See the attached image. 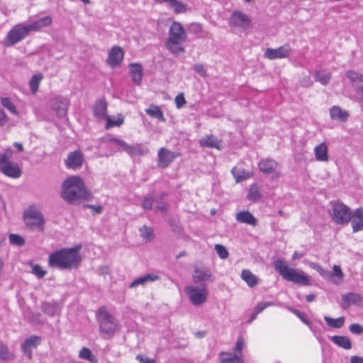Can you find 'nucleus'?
I'll return each instance as SVG.
<instances>
[{
	"instance_id": "obj_45",
	"label": "nucleus",
	"mask_w": 363,
	"mask_h": 363,
	"mask_svg": "<svg viewBox=\"0 0 363 363\" xmlns=\"http://www.w3.org/2000/svg\"><path fill=\"white\" fill-rule=\"evenodd\" d=\"M1 104L5 108L8 109L13 114H14V115L18 114L15 105L11 101L10 98L1 97Z\"/></svg>"
},
{
	"instance_id": "obj_22",
	"label": "nucleus",
	"mask_w": 363,
	"mask_h": 363,
	"mask_svg": "<svg viewBox=\"0 0 363 363\" xmlns=\"http://www.w3.org/2000/svg\"><path fill=\"white\" fill-rule=\"evenodd\" d=\"M350 116L349 113L338 106H333L330 108V117L332 120L345 123Z\"/></svg>"
},
{
	"instance_id": "obj_61",
	"label": "nucleus",
	"mask_w": 363,
	"mask_h": 363,
	"mask_svg": "<svg viewBox=\"0 0 363 363\" xmlns=\"http://www.w3.org/2000/svg\"><path fill=\"white\" fill-rule=\"evenodd\" d=\"M108 141L109 143H112L115 144L116 145H117L118 147H121L122 148V150H123V148L126 144V143L124 140L116 138H113V137L109 138Z\"/></svg>"
},
{
	"instance_id": "obj_60",
	"label": "nucleus",
	"mask_w": 363,
	"mask_h": 363,
	"mask_svg": "<svg viewBox=\"0 0 363 363\" xmlns=\"http://www.w3.org/2000/svg\"><path fill=\"white\" fill-rule=\"evenodd\" d=\"M108 141L109 143H112L115 144L116 145H117L118 147H121L122 148V150H123V148L126 144V143L124 140L116 138H113V137L109 138Z\"/></svg>"
},
{
	"instance_id": "obj_31",
	"label": "nucleus",
	"mask_w": 363,
	"mask_h": 363,
	"mask_svg": "<svg viewBox=\"0 0 363 363\" xmlns=\"http://www.w3.org/2000/svg\"><path fill=\"white\" fill-rule=\"evenodd\" d=\"M40 308L45 314L52 317L57 315L60 311L59 304L55 301L43 302Z\"/></svg>"
},
{
	"instance_id": "obj_58",
	"label": "nucleus",
	"mask_w": 363,
	"mask_h": 363,
	"mask_svg": "<svg viewBox=\"0 0 363 363\" xmlns=\"http://www.w3.org/2000/svg\"><path fill=\"white\" fill-rule=\"evenodd\" d=\"M154 203L153 196H147L144 199L142 203V206L145 210H151L152 208V204Z\"/></svg>"
},
{
	"instance_id": "obj_18",
	"label": "nucleus",
	"mask_w": 363,
	"mask_h": 363,
	"mask_svg": "<svg viewBox=\"0 0 363 363\" xmlns=\"http://www.w3.org/2000/svg\"><path fill=\"white\" fill-rule=\"evenodd\" d=\"M350 220L353 233L363 230V209L358 208L351 213Z\"/></svg>"
},
{
	"instance_id": "obj_56",
	"label": "nucleus",
	"mask_w": 363,
	"mask_h": 363,
	"mask_svg": "<svg viewBox=\"0 0 363 363\" xmlns=\"http://www.w3.org/2000/svg\"><path fill=\"white\" fill-rule=\"evenodd\" d=\"M349 330L354 335H361L363 333V325L358 323H353L349 326Z\"/></svg>"
},
{
	"instance_id": "obj_14",
	"label": "nucleus",
	"mask_w": 363,
	"mask_h": 363,
	"mask_svg": "<svg viewBox=\"0 0 363 363\" xmlns=\"http://www.w3.org/2000/svg\"><path fill=\"white\" fill-rule=\"evenodd\" d=\"M291 52V48L289 44H285L278 48L266 49L264 56L269 60L281 59L287 57Z\"/></svg>"
},
{
	"instance_id": "obj_27",
	"label": "nucleus",
	"mask_w": 363,
	"mask_h": 363,
	"mask_svg": "<svg viewBox=\"0 0 363 363\" xmlns=\"http://www.w3.org/2000/svg\"><path fill=\"white\" fill-rule=\"evenodd\" d=\"M130 74L134 84L140 85L143 80V67L139 63L130 65Z\"/></svg>"
},
{
	"instance_id": "obj_39",
	"label": "nucleus",
	"mask_w": 363,
	"mask_h": 363,
	"mask_svg": "<svg viewBox=\"0 0 363 363\" xmlns=\"http://www.w3.org/2000/svg\"><path fill=\"white\" fill-rule=\"evenodd\" d=\"M13 359V355L9 352L7 345L0 341V363L5 361H9Z\"/></svg>"
},
{
	"instance_id": "obj_2",
	"label": "nucleus",
	"mask_w": 363,
	"mask_h": 363,
	"mask_svg": "<svg viewBox=\"0 0 363 363\" xmlns=\"http://www.w3.org/2000/svg\"><path fill=\"white\" fill-rule=\"evenodd\" d=\"M82 262L79 248H62L49 255L48 265L60 270L77 268Z\"/></svg>"
},
{
	"instance_id": "obj_35",
	"label": "nucleus",
	"mask_w": 363,
	"mask_h": 363,
	"mask_svg": "<svg viewBox=\"0 0 363 363\" xmlns=\"http://www.w3.org/2000/svg\"><path fill=\"white\" fill-rule=\"evenodd\" d=\"M333 343L338 347L345 350H350L352 348V343L350 338L344 335H334L331 337Z\"/></svg>"
},
{
	"instance_id": "obj_1",
	"label": "nucleus",
	"mask_w": 363,
	"mask_h": 363,
	"mask_svg": "<svg viewBox=\"0 0 363 363\" xmlns=\"http://www.w3.org/2000/svg\"><path fill=\"white\" fill-rule=\"evenodd\" d=\"M61 197L69 204L76 205L81 201L91 200L93 195L80 177L71 176L62 184Z\"/></svg>"
},
{
	"instance_id": "obj_42",
	"label": "nucleus",
	"mask_w": 363,
	"mask_h": 363,
	"mask_svg": "<svg viewBox=\"0 0 363 363\" xmlns=\"http://www.w3.org/2000/svg\"><path fill=\"white\" fill-rule=\"evenodd\" d=\"M261 197L259 189L257 187V184H253L250 186L248 194H247V199L251 201H257L259 200Z\"/></svg>"
},
{
	"instance_id": "obj_41",
	"label": "nucleus",
	"mask_w": 363,
	"mask_h": 363,
	"mask_svg": "<svg viewBox=\"0 0 363 363\" xmlns=\"http://www.w3.org/2000/svg\"><path fill=\"white\" fill-rule=\"evenodd\" d=\"M168 5L176 13H182L186 11V6L182 1L172 0Z\"/></svg>"
},
{
	"instance_id": "obj_13",
	"label": "nucleus",
	"mask_w": 363,
	"mask_h": 363,
	"mask_svg": "<svg viewBox=\"0 0 363 363\" xmlns=\"http://www.w3.org/2000/svg\"><path fill=\"white\" fill-rule=\"evenodd\" d=\"M41 343V337L37 335H31L27 337L21 344V349L28 359L33 358V350L36 349Z\"/></svg>"
},
{
	"instance_id": "obj_64",
	"label": "nucleus",
	"mask_w": 363,
	"mask_h": 363,
	"mask_svg": "<svg viewBox=\"0 0 363 363\" xmlns=\"http://www.w3.org/2000/svg\"><path fill=\"white\" fill-rule=\"evenodd\" d=\"M136 359L138 360L140 363H155V360L153 359H150L147 357H144L141 354H138L136 357Z\"/></svg>"
},
{
	"instance_id": "obj_37",
	"label": "nucleus",
	"mask_w": 363,
	"mask_h": 363,
	"mask_svg": "<svg viewBox=\"0 0 363 363\" xmlns=\"http://www.w3.org/2000/svg\"><path fill=\"white\" fill-rule=\"evenodd\" d=\"M241 278L250 287H254L258 283L257 277L249 269H243L242 271Z\"/></svg>"
},
{
	"instance_id": "obj_30",
	"label": "nucleus",
	"mask_w": 363,
	"mask_h": 363,
	"mask_svg": "<svg viewBox=\"0 0 363 363\" xmlns=\"http://www.w3.org/2000/svg\"><path fill=\"white\" fill-rule=\"evenodd\" d=\"M314 155L317 161L328 162L329 160L328 149L325 143H322L314 147Z\"/></svg>"
},
{
	"instance_id": "obj_63",
	"label": "nucleus",
	"mask_w": 363,
	"mask_h": 363,
	"mask_svg": "<svg viewBox=\"0 0 363 363\" xmlns=\"http://www.w3.org/2000/svg\"><path fill=\"white\" fill-rule=\"evenodd\" d=\"M175 104L177 108H181L186 104V100L183 94H179L176 96Z\"/></svg>"
},
{
	"instance_id": "obj_17",
	"label": "nucleus",
	"mask_w": 363,
	"mask_h": 363,
	"mask_svg": "<svg viewBox=\"0 0 363 363\" xmlns=\"http://www.w3.org/2000/svg\"><path fill=\"white\" fill-rule=\"evenodd\" d=\"M123 56V49L119 46H113L108 52L107 63L111 67H118L121 64Z\"/></svg>"
},
{
	"instance_id": "obj_48",
	"label": "nucleus",
	"mask_w": 363,
	"mask_h": 363,
	"mask_svg": "<svg viewBox=\"0 0 363 363\" xmlns=\"http://www.w3.org/2000/svg\"><path fill=\"white\" fill-rule=\"evenodd\" d=\"M42 79L43 76L41 74H35L30 80L29 86L33 93H35L38 89L39 84Z\"/></svg>"
},
{
	"instance_id": "obj_32",
	"label": "nucleus",
	"mask_w": 363,
	"mask_h": 363,
	"mask_svg": "<svg viewBox=\"0 0 363 363\" xmlns=\"http://www.w3.org/2000/svg\"><path fill=\"white\" fill-rule=\"evenodd\" d=\"M212 274L208 269H196L193 275V281L195 284H199L205 281H213Z\"/></svg>"
},
{
	"instance_id": "obj_6",
	"label": "nucleus",
	"mask_w": 363,
	"mask_h": 363,
	"mask_svg": "<svg viewBox=\"0 0 363 363\" xmlns=\"http://www.w3.org/2000/svg\"><path fill=\"white\" fill-rule=\"evenodd\" d=\"M184 291L191 303L194 306H200L207 301L208 292L206 284L204 283L201 284L200 288L194 286H188L185 288Z\"/></svg>"
},
{
	"instance_id": "obj_33",
	"label": "nucleus",
	"mask_w": 363,
	"mask_h": 363,
	"mask_svg": "<svg viewBox=\"0 0 363 363\" xmlns=\"http://www.w3.org/2000/svg\"><path fill=\"white\" fill-rule=\"evenodd\" d=\"M23 216L25 219L38 220V225L40 226H41L43 223H45V219L43 213L35 208H28L24 213Z\"/></svg>"
},
{
	"instance_id": "obj_8",
	"label": "nucleus",
	"mask_w": 363,
	"mask_h": 363,
	"mask_svg": "<svg viewBox=\"0 0 363 363\" xmlns=\"http://www.w3.org/2000/svg\"><path fill=\"white\" fill-rule=\"evenodd\" d=\"M346 77L350 81L355 90V99L358 102H363V74L354 70H348Z\"/></svg>"
},
{
	"instance_id": "obj_28",
	"label": "nucleus",
	"mask_w": 363,
	"mask_h": 363,
	"mask_svg": "<svg viewBox=\"0 0 363 363\" xmlns=\"http://www.w3.org/2000/svg\"><path fill=\"white\" fill-rule=\"evenodd\" d=\"M52 19L51 16H47L33 21L28 26L30 31H39L45 27L51 25Z\"/></svg>"
},
{
	"instance_id": "obj_40",
	"label": "nucleus",
	"mask_w": 363,
	"mask_h": 363,
	"mask_svg": "<svg viewBox=\"0 0 363 363\" xmlns=\"http://www.w3.org/2000/svg\"><path fill=\"white\" fill-rule=\"evenodd\" d=\"M324 320L329 327H331L333 328H340L343 326V325L345 323V318L344 317H340V318L334 319L329 316L325 315L324 317Z\"/></svg>"
},
{
	"instance_id": "obj_9",
	"label": "nucleus",
	"mask_w": 363,
	"mask_h": 363,
	"mask_svg": "<svg viewBox=\"0 0 363 363\" xmlns=\"http://www.w3.org/2000/svg\"><path fill=\"white\" fill-rule=\"evenodd\" d=\"M30 32L28 26L21 23L16 25L7 35L9 45H13L25 38Z\"/></svg>"
},
{
	"instance_id": "obj_20",
	"label": "nucleus",
	"mask_w": 363,
	"mask_h": 363,
	"mask_svg": "<svg viewBox=\"0 0 363 363\" xmlns=\"http://www.w3.org/2000/svg\"><path fill=\"white\" fill-rule=\"evenodd\" d=\"M199 145L203 147L221 150V140L213 135H206L199 140Z\"/></svg>"
},
{
	"instance_id": "obj_38",
	"label": "nucleus",
	"mask_w": 363,
	"mask_h": 363,
	"mask_svg": "<svg viewBox=\"0 0 363 363\" xmlns=\"http://www.w3.org/2000/svg\"><path fill=\"white\" fill-rule=\"evenodd\" d=\"M184 41H177L172 43L171 40L166 41V48L167 50L174 55H179L184 52V48L181 45Z\"/></svg>"
},
{
	"instance_id": "obj_44",
	"label": "nucleus",
	"mask_w": 363,
	"mask_h": 363,
	"mask_svg": "<svg viewBox=\"0 0 363 363\" xmlns=\"http://www.w3.org/2000/svg\"><path fill=\"white\" fill-rule=\"evenodd\" d=\"M314 77L316 81L320 82L323 85H326L328 84L331 78V74L328 72L319 71L315 72Z\"/></svg>"
},
{
	"instance_id": "obj_36",
	"label": "nucleus",
	"mask_w": 363,
	"mask_h": 363,
	"mask_svg": "<svg viewBox=\"0 0 363 363\" xmlns=\"http://www.w3.org/2000/svg\"><path fill=\"white\" fill-rule=\"evenodd\" d=\"M231 173L237 183L246 180L252 175L251 172L246 171L245 169H238L236 167L232 169Z\"/></svg>"
},
{
	"instance_id": "obj_3",
	"label": "nucleus",
	"mask_w": 363,
	"mask_h": 363,
	"mask_svg": "<svg viewBox=\"0 0 363 363\" xmlns=\"http://www.w3.org/2000/svg\"><path fill=\"white\" fill-rule=\"evenodd\" d=\"M273 265L275 271L284 279L302 286H310L311 284L310 277L304 272L289 268L282 259L274 260Z\"/></svg>"
},
{
	"instance_id": "obj_25",
	"label": "nucleus",
	"mask_w": 363,
	"mask_h": 363,
	"mask_svg": "<svg viewBox=\"0 0 363 363\" xmlns=\"http://www.w3.org/2000/svg\"><path fill=\"white\" fill-rule=\"evenodd\" d=\"M220 363H243L242 354L227 352H221L219 354Z\"/></svg>"
},
{
	"instance_id": "obj_29",
	"label": "nucleus",
	"mask_w": 363,
	"mask_h": 363,
	"mask_svg": "<svg viewBox=\"0 0 363 363\" xmlns=\"http://www.w3.org/2000/svg\"><path fill=\"white\" fill-rule=\"evenodd\" d=\"M123 150L126 152L130 157L143 156L149 152L147 148H143L141 145L138 143L133 145L126 143Z\"/></svg>"
},
{
	"instance_id": "obj_10",
	"label": "nucleus",
	"mask_w": 363,
	"mask_h": 363,
	"mask_svg": "<svg viewBox=\"0 0 363 363\" xmlns=\"http://www.w3.org/2000/svg\"><path fill=\"white\" fill-rule=\"evenodd\" d=\"M179 156V152H172L166 147H161L157 152V165L162 169H166Z\"/></svg>"
},
{
	"instance_id": "obj_21",
	"label": "nucleus",
	"mask_w": 363,
	"mask_h": 363,
	"mask_svg": "<svg viewBox=\"0 0 363 363\" xmlns=\"http://www.w3.org/2000/svg\"><path fill=\"white\" fill-rule=\"evenodd\" d=\"M278 165L277 162L270 158L262 159L258 163V167L260 172L267 174L274 172Z\"/></svg>"
},
{
	"instance_id": "obj_49",
	"label": "nucleus",
	"mask_w": 363,
	"mask_h": 363,
	"mask_svg": "<svg viewBox=\"0 0 363 363\" xmlns=\"http://www.w3.org/2000/svg\"><path fill=\"white\" fill-rule=\"evenodd\" d=\"M123 118H111V117L108 116L106 118V128H110L114 126H120L123 123Z\"/></svg>"
},
{
	"instance_id": "obj_52",
	"label": "nucleus",
	"mask_w": 363,
	"mask_h": 363,
	"mask_svg": "<svg viewBox=\"0 0 363 363\" xmlns=\"http://www.w3.org/2000/svg\"><path fill=\"white\" fill-rule=\"evenodd\" d=\"M289 310L294 313L304 324L308 326L311 325V322L306 318V315L302 312L291 307L289 308Z\"/></svg>"
},
{
	"instance_id": "obj_23",
	"label": "nucleus",
	"mask_w": 363,
	"mask_h": 363,
	"mask_svg": "<svg viewBox=\"0 0 363 363\" xmlns=\"http://www.w3.org/2000/svg\"><path fill=\"white\" fill-rule=\"evenodd\" d=\"M107 103L104 98L96 101L94 106V115L98 118H106L107 116Z\"/></svg>"
},
{
	"instance_id": "obj_55",
	"label": "nucleus",
	"mask_w": 363,
	"mask_h": 363,
	"mask_svg": "<svg viewBox=\"0 0 363 363\" xmlns=\"http://www.w3.org/2000/svg\"><path fill=\"white\" fill-rule=\"evenodd\" d=\"M44 225L45 223H43L41 226L38 225V220H35V221H26V225L30 229V230H34L38 229L40 232L44 231Z\"/></svg>"
},
{
	"instance_id": "obj_43",
	"label": "nucleus",
	"mask_w": 363,
	"mask_h": 363,
	"mask_svg": "<svg viewBox=\"0 0 363 363\" xmlns=\"http://www.w3.org/2000/svg\"><path fill=\"white\" fill-rule=\"evenodd\" d=\"M140 235L146 241H151L154 238L153 229L151 227L143 225L139 230Z\"/></svg>"
},
{
	"instance_id": "obj_62",
	"label": "nucleus",
	"mask_w": 363,
	"mask_h": 363,
	"mask_svg": "<svg viewBox=\"0 0 363 363\" xmlns=\"http://www.w3.org/2000/svg\"><path fill=\"white\" fill-rule=\"evenodd\" d=\"M194 69L196 72L199 73L202 77L206 76V70L201 64H195L194 65Z\"/></svg>"
},
{
	"instance_id": "obj_53",
	"label": "nucleus",
	"mask_w": 363,
	"mask_h": 363,
	"mask_svg": "<svg viewBox=\"0 0 363 363\" xmlns=\"http://www.w3.org/2000/svg\"><path fill=\"white\" fill-rule=\"evenodd\" d=\"M245 345V338L240 335L238 337L235 346L234 347L235 353L242 354V350Z\"/></svg>"
},
{
	"instance_id": "obj_7",
	"label": "nucleus",
	"mask_w": 363,
	"mask_h": 363,
	"mask_svg": "<svg viewBox=\"0 0 363 363\" xmlns=\"http://www.w3.org/2000/svg\"><path fill=\"white\" fill-rule=\"evenodd\" d=\"M0 171L6 176L11 178H18L21 176L22 171L17 163H12L9 160L7 154H0Z\"/></svg>"
},
{
	"instance_id": "obj_46",
	"label": "nucleus",
	"mask_w": 363,
	"mask_h": 363,
	"mask_svg": "<svg viewBox=\"0 0 363 363\" xmlns=\"http://www.w3.org/2000/svg\"><path fill=\"white\" fill-rule=\"evenodd\" d=\"M79 357L81 359L88 360L92 363L96 362V357L92 354L91 350L87 347L82 348V350L79 351Z\"/></svg>"
},
{
	"instance_id": "obj_12",
	"label": "nucleus",
	"mask_w": 363,
	"mask_h": 363,
	"mask_svg": "<svg viewBox=\"0 0 363 363\" xmlns=\"http://www.w3.org/2000/svg\"><path fill=\"white\" fill-rule=\"evenodd\" d=\"M187 35L185 30L179 22L174 21L169 26V37L167 40H171L172 43L177 41H185Z\"/></svg>"
},
{
	"instance_id": "obj_47",
	"label": "nucleus",
	"mask_w": 363,
	"mask_h": 363,
	"mask_svg": "<svg viewBox=\"0 0 363 363\" xmlns=\"http://www.w3.org/2000/svg\"><path fill=\"white\" fill-rule=\"evenodd\" d=\"M9 239L10 243L13 245L21 247L26 243L25 239L18 234H10Z\"/></svg>"
},
{
	"instance_id": "obj_51",
	"label": "nucleus",
	"mask_w": 363,
	"mask_h": 363,
	"mask_svg": "<svg viewBox=\"0 0 363 363\" xmlns=\"http://www.w3.org/2000/svg\"><path fill=\"white\" fill-rule=\"evenodd\" d=\"M32 273L35 275L38 279L43 278L47 272L43 269L39 264H31Z\"/></svg>"
},
{
	"instance_id": "obj_5",
	"label": "nucleus",
	"mask_w": 363,
	"mask_h": 363,
	"mask_svg": "<svg viewBox=\"0 0 363 363\" xmlns=\"http://www.w3.org/2000/svg\"><path fill=\"white\" fill-rule=\"evenodd\" d=\"M351 213L347 206L342 202H335L333 204L330 216L336 224L344 225L350 221Z\"/></svg>"
},
{
	"instance_id": "obj_54",
	"label": "nucleus",
	"mask_w": 363,
	"mask_h": 363,
	"mask_svg": "<svg viewBox=\"0 0 363 363\" xmlns=\"http://www.w3.org/2000/svg\"><path fill=\"white\" fill-rule=\"evenodd\" d=\"M274 305V304L273 302H259L255 306L254 312L258 315L259 313H262L266 308Z\"/></svg>"
},
{
	"instance_id": "obj_16",
	"label": "nucleus",
	"mask_w": 363,
	"mask_h": 363,
	"mask_svg": "<svg viewBox=\"0 0 363 363\" xmlns=\"http://www.w3.org/2000/svg\"><path fill=\"white\" fill-rule=\"evenodd\" d=\"M69 101L62 96H57L51 101V108L55 111L59 118H65L67 116Z\"/></svg>"
},
{
	"instance_id": "obj_19",
	"label": "nucleus",
	"mask_w": 363,
	"mask_h": 363,
	"mask_svg": "<svg viewBox=\"0 0 363 363\" xmlns=\"http://www.w3.org/2000/svg\"><path fill=\"white\" fill-rule=\"evenodd\" d=\"M342 303L341 307L343 309H347L352 305H361L362 303V298L358 294L347 293L342 296Z\"/></svg>"
},
{
	"instance_id": "obj_11",
	"label": "nucleus",
	"mask_w": 363,
	"mask_h": 363,
	"mask_svg": "<svg viewBox=\"0 0 363 363\" xmlns=\"http://www.w3.org/2000/svg\"><path fill=\"white\" fill-rule=\"evenodd\" d=\"M229 24L246 30L250 27L251 20L242 11H235L229 18Z\"/></svg>"
},
{
	"instance_id": "obj_26",
	"label": "nucleus",
	"mask_w": 363,
	"mask_h": 363,
	"mask_svg": "<svg viewBox=\"0 0 363 363\" xmlns=\"http://www.w3.org/2000/svg\"><path fill=\"white\" fill-rule=\"evenodd\" d=\"M160 279V276L155 274H147L143 277H138L132 281L128 287L130 289L138 287L140 285H145L148 282H153Z\"/></svg>"
},
{
	"instance_id": "obj_15",
	"label": "nucleus",
	"mask_w": 363,
	"mask_h": 363,
	"mask_svg": "<svg viewBox=\"0 0 363 363\" xmlns=\"http://www.w3.org/2000/svg\"><path fill=\"white\" fill-rule=\"evenodd\" d=\"M84 161V155L81 150H77L68 154L65 163L68 169H78L82 167Z\"/></svg>"
},
{
	"instance_id": "obj_59",
	"label": "nucleus",
	"mask_w": 363,
	"mask_h": 363,
	"mask_svg": "<svg viewBox=\"0 0 363 363\" xmlns=\"http://www.w3.org/2000/svg\"><path fill=\"white\" fill-rule=\"evenodd\" d=\"M84 208L91 209L92 213L94 214H101L104 209L103 206L101 205H91V204H85V205H84Z\"/></svg>"
},
{
	"instance_id": "obj_50",
	"label": "nucleus",
	"mask_w": 363,
	"mask_h": 363,
	"mask_svg": "<svg viewBox=\"0 0 363 363\" xmlns=\"http://www.w3.org/2000/svg\"><path fill=\"white\" fill-rule=\"evenodd\" d=\"M215 250L220 259H225L228 257L229 253L225 246L216 244L215 245Z\"/></svg>"
},
{
	"instance_id": "obj_57",
	"label": "nucleus",
	"mask_w": 363,
	"mask_h": 363,
	"mask_svg": "<svg viewBox=\"0 0 363 363\" xmlns=\"http://www.w3.org/2000/svg\"><path fill=\"white\" fill-rule=\"evenodd\" d=\"M29 319L32 323H43L42 315L38 312H30Z\"/></svg>"
},
{
	"instance_id": "obj_24",
	"label": "nucleus",
	"mask_w": 363,
	"mask_h": 363,
	"mask_svg": "<svg viewBox=\"0 0 363 363\" xmlns=\"http://www.w3.org/2000/svg\"><path fill=\"white\" fill-rule=\"evenodd\" d=\"M235 218L241 223L248 224L252 226L257 225V219L249 211H242L237 213Z\"/></svg>"
},
{
	"instance_id": "obj_4",
	"label": "nucleus",
	"mask_w": 363,
	"mask_h": 363,
	"mask_svg": "<svg viewBox=\"0 0 363 363\" xmlns=\"http://www.w3.org/2000/svg\"><path fill=\"white\" fill-rule=\"evenodd\" d=\"M96 318L99 323L100 333L112 337L118 330V322L105 306L100 307L97 310Z\"/></svg>"
},
{
	"instance_id": "obj_34",
	"label": "nucleus",
	"mask_w": 363,
	"mask_h": 363,
	"mask_svg": "<svg viewBox=\"0 0 363 363\" xmlns=\"http://www.w3.org/2000/svg\"><path fill=\"white\" fill-rule=\"evenodd\" d=\"M145 113L152 118H156L162 122H165L166 119L160 108L156 105L151 104L145 110Z\"/></svg>"
}]
</instances>
